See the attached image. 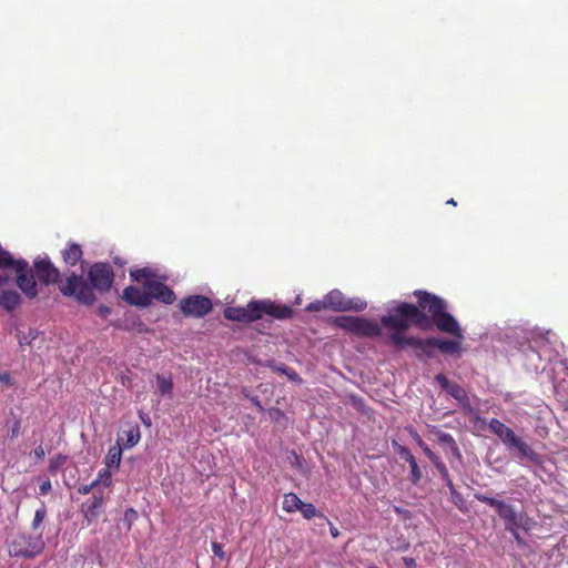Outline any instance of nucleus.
<instances>
[{
	"label": "nucleus",
	"mask_w": 568,
	"mask_h": 568,
	"mask_svg": "<svg viewBox=\"0 0 568 568\" xmlns=\"http://www.w3.org/2000/svg\"><path fill=\"white\" fill-rule=\"evenodd\" d=\"M381 323L384 327L392 329L388 334V339L395 347L399 349L412 347L416 351H420L427 357L433 356L436 343L432 342V337L420 339L404 334L410 327L412 323L423 329L430 327L428 316L417 306L409 303H400L387 315H384L381 318Z\"/></svg>",
	"instance_id": "obj_1"
},
{
	"label": "nucleus",
	"mask_w": 568,
	"mask_h": 568,
	"mask_svg": "<svg viewBox=\"0 0 568 568\" xmlns=\"http://www.w3.org/2000/svg\"><path fill=\"white\" fill-rule=\"evenodd\" d=\"M34 272L38 280L44 285L59 283V290L64 296H74L82 304L91 305L95 301L92 286H90L82 275L70 274L64 281L60 280L59 270L48 257H38L34 261Z\"/></svg>",
	"instance_id": "obj_2"
},
{
	"label": "nucleus",
	"mask_w": 568,
	"mask_h": 568,
	"mask_svg": "<svg viewBox=\"0 0 568 568\" xmlns=\"http://www.w3.org/2000/svg\"><path fill=\"white\" fill-rule=\"evenodd\" d=\"M223 314L229 321L251 323L262 318L263 314L283 320L291 317L293 312L288 306L276 305L272 302L251 301L245 307H226Z\"/></svg>",
	"instance_id": "obj_3"
},
{
	"label": "nucleus",
	"mask_w": 568,
	"mask_h": 568,
	"mask_svg": "<svg viewBox=\"0 0 568 568\" xmlns=\"http://www.w3.org/2000/svg\"><path fill=\"white\" fill-rule=\"evenodd\" d=\"M414 295L418 300L419 307L430 313L432 321L439 331L452 334L459 339L464 338L458 322L446 312L447 304L443 298L425 291H415Z\"/></svg>",
	"instance_id": "obj_4"
},
{
	"label": "nucleus",
	"mask_w": 568,
	"mask_h": 568,
	"mask_svg": "<svg viewBox=\"0 0 568 568\" xmlns=\"http://www.w3.org/2000/svg\"><path fill=\"white\" fill-rule=\"evenodd\" d=\"M0 268H12L17 274V285L28 298H34L38 295L37 283L33 271L24 260H14L10 252L0 245Z\"/></svg>",
	"instance_id": "obj_5"
},
{
	"label": "nucleus",
	"mask_w": 568,
	"mask_h": 568,
	"mask_svg": "<svg viewBox=\"0 0 568 568\" xmlns=\"http://www.w3.org/2000/svg\"><path fill=\"white\" fill-rule=\"evenodd\" d=\"M45 541L42 531L34 535L18 532L8 540V552L11 557L32 559L43 552Z\"/></svg>",
	"instance_id": "obj_6"
},
{
	"label": "nucleus",
	"mask_w": 568,
	"mask_h": 568,
	"mask_svg": "<svg viewBox=\"0 0 568 568\" xmlns=\"http://www.w3.org/2000/svg\"><path fill=\"white\" fill-rule=\"evenodd\" d=\"M336 324L361 337H377L382 334V328L376 322L363 317L339 316Z\"/></svg>",
	"instance_id": "obj_7"
},
{
	"label": "nucleus",
	"mask_w": 568,
	"mask_h": 568,
	"mask_svg": "<svg viewBox=\"0 0 568 568\" xmlns=\"http://www.w3.org/2000/svg\"><path fill=\"white\" fill-rule=\"evenodd\" d=\"M325 303L327 308L335 312H361L367 306V303L358 297L348 298L341 291L332 290L325 295Z\"/></svg>",
	"instance_id": "obj_8"
},
{
	"label": "nucleus",
	"mask_w": 568,
	"mask_h": 568,
	"mask_svg": "<svg viewBox=\"0 0 568 568\" xmlns=\"http://www.w3.org/2000/svg\"><path fill=\"white\" fill-rule=\"evenodd\" d=\"M507 449L523 466L542 464V456L518 436Z\"/></svg>",
	"instance_id": "obj_9"
},
{
	"label": "nucleus",
	"mask_w": 568,
	"mask_h": 568,
	"mask_svg": "<svg viewBox=\"0 0 568 568\" xmlns=\"http://www.w3.org/2000/svg\"><path fill=\"white\" fill-rule=\"evenodd\" d=\"M183 315L190 317H204L212 311V302L203 295H191L180 301Z\"/></svg>",
	"instance_id": "obj_10"
},
{
	"label": "nucleus",
	"mask_w": 568,
	"mask_h": 568,
	"mask_svg": "<svg viewBox=\"0 0 568 568\" xmlns=\"http://www.w3.org/2000/svg\"><path fill=\"white\" fill-rule=\"evenodd\" d=\"M497 514L505 521L506 530L521 528L527 531L530 529V519L524 513H517L514 506L505 501L497 510Z\"/></svg>",
	"instance_id": "obj_11"
},
{
	"label": "nucleus",
	"mask_w": 568,
	"mask_h": 568,
	"mask_svg": "<svg viewBox=\"0 0 568 568\" xmlns=\"http://www.w3.org/2000/svg\"><path fill=\"white\" fill-rule=\"evenodd\" d=\"M109 496L102 489L95 490L90 498L81 504L80 511L88 525L94 521L103 511Z\"/></svg>",
	"instance_id": "obj_12"
},
{
	"label": "nucleus",
	"mask_w": 568,
	"mask_h": 568,
	"mask_svg": "<svg viewBox=\"0 0 568 568\" xmlns=\"http://www.w3.org/2000/svg\"><path fill=\"white\" fill-rule=\"evenodd\" d=\"M89 278L94 288L100 292H106L113 283V272L106 263H95L89 271Z\"/></svg>",
	"instance_id": "obj_13"
},
{
	"label": "nucleus",
	"mask_w": 568,
	"mask_h": 568,
	"mask_svg": "<svg viewBox=\"0 0 568 568\" xmlns=\"http://www.w3.org/2000/svg\"><path fill=\"white\" fill-rule=\"evenodd\" d=\"M148 294H150V302L155 298L165 304H172L175 301L174 292L165 284L158 281L148 282Z\"/></svg>",
	"instance_id": "obj_14"
},
{
	"label": "nucleus",
	"mask_w": 568,
	"mask_h": 568,
	"mask_svg": "<svg viewBox=\"0 0 568 568\" xmlns=\"http://www.w3.org/2000/svg\"><path fill=\"white\" fill-rule=\"evenodd\" d=\"M435 381L440 385L442 389L447 392L452 397H454L462 405L468 404V396L466 390L456 383H452L444 374H437L435 376Z\"/></svg>",
	"instance_id": "obj_15"
},
{
	"label": "nucleus",
	"mask_w": 568,
	"mask_h": 568,
	"mask_svg": "<svg viewBox=\"0 0 568 568\" xmlns=\"http://www.w3.org/2000/svg\"><path fill=\"white\" fill-rule=\"evenodd\" d=\"M488 428L503 442L506 448H508L517 437L511 428L507 427L504 423L496 418H491L489 420Z\"/></svg>",
	"instance_id": "obj_16"
},
{
	"label": "nucleus",
	"mask_w": 568,
	"mask_h": 568,
	"mask_svg": "<svg viewBox=\"0 0 568 568\" xmlns=\"http://www.w3.org/2000/svg\"><path fill=\"white\" fill-rule=\"evenodd\" d=\"M122 298L135 306L146 307L150 305V294L146 288L143 291L135 286H129L123 291Z\"/></svg>",
	"instance_id": "obj_17"
},
{
	"label": "nucleus",
	"mask_w": 568,
	"mask_h": 568,
	"mask_svg": "<svg viewBox=\"0 0 568 568\" xmlns=\"http://www.w3.org/2000/svg\"><path fill=\"white\" fill-rule=\"evenodd\" d=\"M119 438H123V440H120L123 448H132L141 439L139 425H130L128 429L123 430L122 436H119Z\"/></svg>",
	"instance_id": "obj_18"
},
{
	"label": "nucleus",
	"mask_w": 568,
	"mask_h": 568,
	"mask_svg": "<svg viewBox=\"0 0 568 568\" xmlns=\"http://www.w3.org/2000/svg\"><path fill=\"white\" fill-rule=\"evenodd\" d=\"M436 435H437L438 443L442 445V447L446 452H450L452 455L458 459L462 458L460 450L450 434L438 430V432H436Z\"/></svg>",
	"instance_id": "obj_19"
},
{
	"label": "nucleus",
	"mask_w": 568,
	"mask_h": 568,
	"mask_svg": "<svg viewBox=\"0 0 568 568\" xmlns=\"http://www.w3.org/2000/svg\"><path fill=\"white\" fill-rule=\"evenodd\" d=\"M120 440H123V438H118L116 444L109 448V452L105 456V466L108 468L118 469L120 467L123 449Z\"/></svg>",
	"instance_id": "obj_20"
},
{
	"label": "nucleus",
	"mask_w": 568,
	"mask_h": 568,
	"mask_svg": "<svg viewBox=\"0 0 568 568\" xmlns=\"http://www.w3.org/2000/svg\"><path fill=\"white\" fill-rule=\"evenodd\" d=\"M20 302L21 297L16 291H3L0 295V306L7 311L14 310Z\"/></svg>",
	"instance_id": "obj_21"
},
{
	"label": "nucleus",
	"mask_w": 568,
	"mask_h": 568,
	"mask_svg": "<svg viewBox=\"0 0 568 568\" xmlns=\"http://www.w3.org/2000/svg\"><path fill=\"white\" fill-rule=\"evenodd\" d=\"M62 256L67 264L71 266L75 265L82 257L81 246L78 244H71L62 252Z\"/></svg>",
	"instance_id": "obj_22"
},
{
	"label": "nucleus",
	"mask_w": 568,
	"mask_h": 568,
	"mask_svg": "<svg viewBox=\"0 0 568 568\" xmlns=\"http://www.w3.org/2000/svg\"><path fill=\"white\" fill-rule=\"evenodd\" d=\"M302 500L300 497L294 493H287L283 496V510H285L288 514H293L301 508Z\"/></svg>",
	"instance_id": "obj_23"
},
{
	"label": "nucleus",
	"mask_w": 568,
	"mask_h": 568,
	"mask_svg": "<svg viewBox=\"0 0 568 568\" xmlns=\"http://www.w3.org/2000/svg\"><path fill=\"white\" fill-rule=\"evenodd\" d=\"M460 341L453 339H439L436 337H432V342L436 343V347L439 348L444 353L454 354L460 348Z\"/></svg>",
	"instance_id": "obj_24"
},
{
	"label": "nucleus",
	"mask_w": 568,
	"mask_h": 568,
	"mask_svg": "<svg viewBox=\"0 0 568 568\" xmlns=\"http://www.w3.org/2000/svg\"><path fill=\"white\" fill-rule=\"evenodd\" d=\"M130 275L135 282H144V287H148L149 281H154L155 274L150 267L131 270Z\"/></svg>",
	"instance_id": "obj_25"
},
{
	"label": "nucleus",
	"mask_w": 568,
	"mask_h": 568,
	"mask_svg": "<svg viewBox=\"0 0 568 568\" xmlns=\"http://www.w3.org/2000/svg\"><path fill=\"white\" fill-rule=\"evenodd\" d=\"M156 387L158 392L161 395H171L173 390V382L171 377H165L163 375H156Z\"/></svg>",
	"instance_id": "obj_26"
},
{
	"label": "nucleus",
	"mask_w": 568,
	"mask_h": 568,
	"mask_svg": "<svg viewBox=\"0 0 568 568\" xmlns=\"http://www.w3.org/2000/svg\"><path fill=\"white\" fill-rule=\"evenodd\" d=\"M298 511L302 513V515L305 519H312L313 517L318 516V517L323 518L324 520L328 521V519L324 515H322L321 513L317 511L316 507L313 504L302 503Z\"/></svg>",
	"instance_id": "obj_27"
},
{
	"label": "nucleus",
	"mask_w": 568,
	"mask_h": 568,
	"mask_svg": "<svg viewBox=\"0 0 568 568\" xmlns=\"http://www.w3.org/2000/svg\"><path fill=\"white\" fill-rule=\"evenodd\" d=\"M111 469L112 468L106 467L105 469H102L99 471L98 477L94 479V483L98 486V488H100L101 486H103L105 488L111 486V484H112Z\"/></svg>",
	"instance_id": "obj_28"
},
{
	"label": "nucleus",
	"mask_w": 568,
	"mask_h": 568,
	"mask_svg": "<svg viewBox=\"0 0 568 568\" xmlns=\"http://www.w3.org/2000/svg\"><path fill=\"white\" fill-rule=\"evenodd\" d=\"M39 333L36 328H29L28 333L18 331L17 338L20 346L31 345V343L38 337Z\"/></svg>",
	"instance_id": "obj_29"
},
{
	"label": "nucleus",
	"mask_w": 568,
	"mask_h": 568,
	"mask_svg": "<svg viewBox=\"0 0 568 568\" xmlns=\"http://www.w3.org/2000/svg\"><path fill=\"white\" fill-rule=\"evenodd\" d=\"M409 464L410 474H409V480L413 485H418L422 480L423 473L416 462V458L413 457L407 462Z\"/></svg>",
	"instance_id": "obj_30"
},
{
	"label": "nucleus",
	"mask_w": 568,
	"mask_h": 568,
	"mask_svg": "<svg viewBox=\"0 0 568 568\" xmlns=\"http://www.w3.org/2000/svg\"><path fill=\"white\" fill-rule=\"evenodd\" d=\"M47 516V509L45 506L42 505L40 508H38L34 513L33 520L31 523V528L33 531H38L41 524L43 523L44 518Z\"/></svg>",
	"instance_id": "obj_31"
},
{
	"label": "nucleus",
	"mask_w": 568,
	"mask_h": 568,
	"mask_svg": "<svg viewBox=\"0 0 568 568\" xmlns=\"http://www.w3.org/2000/svg\"><path fill=\"white\" fill-rule=\"evenodd\" d=\"M417 445L423 449L425 455L430 459L432 463H434L439 457L425 444V442L422 439V437L418 434H415L414 436Z\"/></svg>",
	"instance_id": "obj_32"
},
{
	"label": "nucleus",
	"mask_w": 568,
	"mask_h": 568,
	"mask_svg": "<svg viewBox=\"0 0 568 568\" xmlns=\"http://www.w3.org/2000/svg\"><path fill=\"white\" fill-rule=\"evenodd\" d=\"M475 497L477 500L485 503V504L489 505L490 507L495 508L496 511L499 509V507L504 503L503 500H499V499H496V498H493V497H489V496H486L483 494H476Z\"/></svg>",
	"instance_id": "obj_33"
},
{
	"label": "nucleus",
	"mask_w": 568,
	"mask_h": 568,
	"mask_svg": "<svg viewBox=\"0 0 568 568\" xmlns=\"http://www.w3.org/2000/svg\"><path fill=\"white\" fill-rule=\"evenodd\" d=\"M394 448H395V452L399 455V457L402 459H404L405 462H408L409 459H412L414 457V455L410 453V450L405 446L394 443Z\"/></svg>",
	"instance_id": "obj_34"
},
{
	"label": "nucleus",
	"mask_w": 568,
	"mask_h": 568,
	"mask_svg": "<svg viewBox=\"0 0 568 568\" xmlns=\"http://www.w3.org/2000/svg\"><path fill=\"white\" fill-rule=\"evenodd\" d=\"M433 464L436 467V469L438 470L443 481L448 480L449 474H448V469H447L446 465L439 458L436 459Z\"/></svg>",
	"instance_id": "obj_35"
},
{
	"label": "nucleus",
	"mask_w": 568,
	"mask_h": 568,
	"mask_svg": "<svg viewBox=\"0 0 568 568\" xmlns=\"http://www.w3.org/2000/svg\"><path fill=\"white\" fill-rule=\"evenodd\" d=\"M65 462V457L64 456H57L55 458H52L50 460V465H49V470L54 474L57 471V469L63 465V463Z\"/></svg>",
	"instance_id": "obj_36"
},
{
	"label": "nucleus",
	"mask_w": 568,
	"mask_h": 568,
	"mask_svg": "<svg viewBox=\"0 0 568 568\" xmlns=\"http://www.w3.org/2000/svg\"><path fill=\"white\" fill-rule=\"evenodd\" d=\"M324 308H327V305L325 303V297L323 298V301L312 302L306 307V310L310 311V312H318V311H322Z\"/></svg>",
	"instance_id": "obj_37"
},
{
	"label": "nucleus",
	"mask_w": 568,
	"mask_h": 568,
	"mask_svg": "<svg viewBox=\"0 0 568 568\" xmlns=\"http://www.w3.org/2000/svg\"><path fill=\"white\" fill-rule=\"evenodd\" d=\"M450 499L460 510H463L465 500L459 491H453V494H450Z\"/></svg>",
	"instance_id": "obj_38"
},
{
	"label": "nucleus",
	"mask_w": 568,
	"mask_h": 568,
	"mask_svg": "<svg viewBox=\"0 0 568 568\" xmlns=\"http://www.w3.org/2000/svg\"><path fill=\"white\" fill-rule=\"evenodd\" d=\"M98 486L95 485L94 480L89 484V485H81L79 488H78V493L81 494V495H88L90 494L91 491H95L98 490Z\"/></svg>",
	"instance_id": "obj_39"
},
{
	"label": "nucleus",
	"mask_w": 568,
	"mask_h": 568,
	"mask_svg": "<svg viewBox=\"0 0 568 568\" xmlns=\"http://www.w3.org/2000/svg\"><path fill=\"white\" fill-rule=\"evenodd\" d=\"M212 551H213L214 556L219 557L222 560H224L226 558V555L223 550V546L216 541L212 542Z\"/></svg>",
	"instance_id": "obj_40"
},
{
	"label": "nucleus",
	"mask_w": 568,
	"mask_h": 568,
	"mask_svg": "<svg viewBox=\"0 0 568 568\" xmlns=\"http://www.w3.org/2000/svg\"><path fill=\"white\" fill-rule=\"evenodd\" d=\"M265 366L270 367L272 371L284 374L286 372V366L283 364H276L274 361H267Z\"/></svg>",
	"instance_id": "obj_41"
},
{
	"label": "nucleus",
	"mask_w": 568,
	"mask_h": 568,
	"mask_svg": "<svg viewBox=\"0 0 568 568\" xmlns=\"http://www.w3.org/2000/svg\"><path fill=\"white\" fill-rule=\"evenodd\" d=\"M52 489L51 480L45 479L39 486V495L44 496L49 494Z\"/></svg>",
	"instance_id": "obj_42"
},
{
	"label": "nucleus",
	"mask_w": 568,
	"mask_h": 568,
	"mask_svg": "<svg viewBox=\"0 0 568 568\" xmlns=\"http://www.w3.org/2000/svg\"><path fill=\"white\" fill-rule=\"evenodd\" d=\"M284 375L287 376V378L292 382H297V383H301L302 379L301 377L298 376V374L294 371V369H291V368H286V372L284 373Z\"/></svg>",
	"instance_id": "obj_43"
},
{
	"label": "nucleus",
	"mask_w": 568,
	"mask_h": 568,
	"mask_svg": "<svg viewBox=\"0 0 568 568\" xmlns=\"http://www.w3.org/2000/svg\"><path fill=\"white\" fill-rule=\"evenodd\" d=\"M33 455L38 460H42L44 458L45 452L42 445H39L38 447L34 448Z\"/></svg>",
	"instance_id": "obj_44"
},
{
	"label": "nucleus",
	"mask_w": 568,
	"mask_h": 568,
	"mask_svg": "<svg viewBox=\"0 0 568 568\" xmlns=\"http://www.w3.org/2000/svg\"><path fill=\"white\" fill-rule=\"evenodd\" d=\"M268 414L275 420H277L280 417L284 416L283 412L280 408H275V407L271 408L268 410Z\"/></svg>",
	"instance_id": "obj_45"
},
{
	"label": "nucleus",
	"mask_w": 568,
	"mask_h": 568,
	"mask_svg": "<svg viewBox=\"0 0 568 568\" xmlns=\"http://www.w3.org/2000/svg\"><path fill=\"white\" fill-rule=\"evenodd\" d=\"M403 561L406 568H417V564L412 557H404Z\"/></svg>",
	"instance_id": "obj_46"
},
{
	"label": "nucleus",
	"mask_w": 568,
	"mask_h": 568,
	"mask_svg": "<svg viewBox=\"0 0 568 568\" xmlns=\"http://www.w3.org/2000/svg\"><path fill=\"white\" fill-rule=\"evenodd\" d=\"M19 433H20V422H16L10 432V437L16 438V437H18Z\"/></svg>",
	"instance_id": "obj_47"
},
{
	"label": "nucleus",
	"mask_w": 568,
	"mask_h": 568,
	"mask_svg": "<svg viewBox=\"0 0 568 568\" xmlns=\"http://www.w3.org/2000/svg\"><path fill=\"white\" fill-rule=\"evenodd\" d=\"M518 529L519 528H514L513 530H508V531L513 535V537L517 541V544H524V539L519 535Z\"/></svg>",
	"instance_id": "obj_48"
},
{
	"label": "nucleus",
	"mask_w": 568,
	"mask_h": 568,
	"mask_svg": "<svg viewBox=\"0 0 568 568\" xmlns=\"http://www.w3.org/2000/svg\"><path fill=\"white\" fill-rule=\"evenodd\" d=\"M408 547H409V542H407L406 540H402L398 542L397 546H393L394 549L399 550V551H405L408 549Z\"/></svg>",
	"instance_id": "obj_49"
},
{
	"label": "nucleus",
	"mask_w": 568,
	"mask_h": 568,
	"mask_svg": "<svg viewBox=\"0 0 568 568\" xmlns=\"http://www.w3.org/2000/svg\"><path fill=\"white\" fill-rule=\"evenodd\" d=\"M0 382L6 385H12V378L8 373L0 374Z\"/></svg>",
	"instance_id": "obj_50"
},
{
	"label": "nucleus",
	"mask_w": 568,
	"mask_h": 568,
	"mask_svg": "<svg viewBox=\"0 0 568 568\" xmlns=\"http://www.w3.org/2000/svg\"><path fill=\"white\" fill-rule=\"evenodd\" d=\"M250 400L252 402V404L260 410V412H264V408L258 399V397L256 396H251L250 397Z\"/></svg>",
	"instance_id": "obj_51"
},
{
	"label": "nucleus",
	"mask_w": 568,
	"mask_h": 568,
	"mask_svg": "<svg viewBox=\"0 0 568 568\" xmlns=\"http://www.w3.org/2000/svg\"><path fill=\"white\" fill-rule=\"evenodd\" d=\"M10 281V277L4 274H0V288L6 286Z\"/></svg>",
	"instance_id": "obj_52"
},
{
	"label": "nucleus",
	"mask_w": 568,
	"mask_h": 568,
	"mask_svg": "<svg viewBox=\"0 0 568 568\" xmlns=\"http://www.w3.org/2000/svg\"><path fill=\"white\" fill-rule=\"evenodd\" d=\"M444 483L448 487L450 494H453V491H457V489L455 488L450 477L448 478V480H444Z\"/></svg>",
	"instance_id": "obj_53"
},
{
	"label": "nucleus",
	"mask_w": 568,
	"mask_h": 568,
	"mask_svg": "<svg viewBox=\"0 0 568 568\" xmlns=\"http://www.w3.org/2000/svg\"><path fill=\"white\" fill-rule=\"evenodd\" d=\"M328 524H329V531H331V535H332L334 538L338 537V535H339L338 529H337V528H336L332 523H329V521H328Z\"/></svg>",
	"instance_id": "obj_54"
},
{
	"label": "nucleus",
	"mask_w": 568,
	"mask_h": 568,
	"mask_svg": "<svg viewBox=\"0 0 568 568\" xmlns=\"http://www.w3.org/2000/svg\"><path fill=\"white\" fill-rule=\"evenodd\" d=\"M140 417H141V419H142V422H143V424H144V425H146V426H150V425H151V420H150V417H149V416L143 415V414H140Z\"/></svg>",
	"instance_id": "obj_55"
},
{
	"label": "nucleus",
	"mask_w": 568,
	"mask_h": 568,
	"mask_svg": "<svg viewBox=\"0 0 568 568\" xmlns=\"http://www.w3.org/2000/svg\"><path fill=\"white\" fill-rule=\"evenodd\" d=\"M113 262L119 265V266H123L126 264V261L122 260L121 257L116 256L114 257Z\"/></svg>",
	"instance_id": "obj_56"
},
{
	"label": "nucleus",
	"mask_w": 568,
	"mask_h": 568,
	"mask_svg": "<svg viewBox=\"0 0 568 568\" xmlns=\"http://www.w3.org/2000/svg\"><path fill=\"white\" fill-rule=\"evenodd\" d=\"M100 313L103 314V315H106V314L110 313V310L108 307H105V306H102V307H100Z\"/></svg>",
	"instance_id": "obj_57"
},
{
	"label": "nucleus",
	"mask_w": 568,
	"mask_h": 568,
	"mask_svg": "<svg viewBox=\"0 0 568 568\" xmlns=\"http://www.w3.org/2000/svg\"><path fill=\"white\" fill-rule=\"evenodd\" d=\"M129 514H132L133 516H135V515H136V513H135V510H134V509H129V510H126V511H125V517H128V516H129Z\"/></svg>",
	"instance_id": "obj_58"
},
{
	"label": "nucleus",
	"mask_w": 568,
	"mask_h": 568,
	"mask_svg": "<svg viewBox=\"0 0 568 568\" xmlns=\"http://www.w3.org/2000/svg\"><path fill=\"white\" fill-rule=\"evenodd\" d=\"M550 336H555V334L550 333V332H547L546 334V341H549L550 339Z\"/></svg>",
	"instance_id": "obj_59"
},
{
	"label": "nucleus",
	"mask_w": 568,
	"mask_h": 568,
	"mask_svg": "<svg viewBox=\"0 0 568 568\" xmlns=\"http://www.w3.org/2000/svg\"><path fill=\"white\" fill-rule=\"evenodd\" d=\"M447 204L456 205V202L454 199H450L449 201H447Z\"/></svg>",
	"instance_id": "obj_60"
},
{
	"label": "nucleus",
	"mask_w": 568,
	"mask_h": 568,
	"mask_svg": "<svg viewBox=\"0 0 568 568\" xmlns=\"http://www.w3.org/2000/svg\"><path fill=\"white\" fill-rule=\"evenodd\" d=\"M372 568H378V567H372Z\"/></svg>",
	"instance_id": "obj_61"
}]
</instances>
